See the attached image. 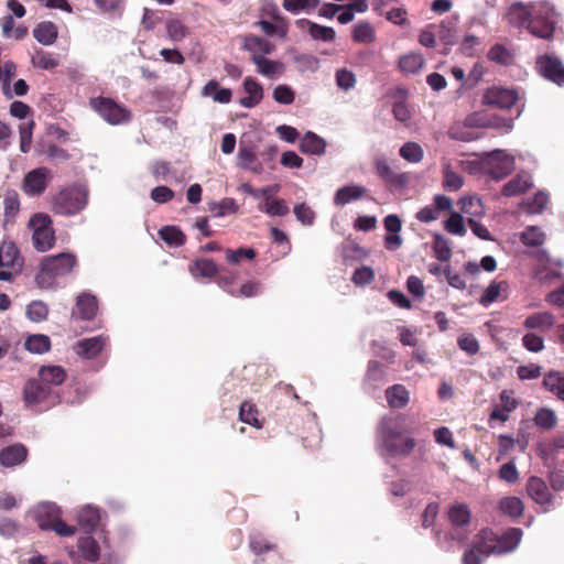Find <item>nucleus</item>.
<instances>
[{
  "label": "nucleus",
  "mask_w": 564,
  "mask_h": 564,
  "mask_svg": "<svg viewBox=\"0 0 564 564\" xmlns=\"http://www.w3.org/2000/svg\"><path fill=\"white\" fill-rule=\"evenodd\" d=\"M415 446V438L406 435L402 416H386L380 421L377 429V447L382 456L408 457Z\"/></svg>",
  "instance_id": "nucleus-1"
},
{
  "label": "nucleus",
  "mask_w": 564,
  "mask_h": 564,
  "mask_svg": "<svg viewBox=\"0 0 564 564\" xmlns=\"http://www.w3.org/2000/svg\"><path fill=\"white\" fill-rule=\"evenodd\" d=\"M522 538V530L511 528L501 536H497L489 530H482L475 542L478 553L486 556L510 553L517 549Z\"/></svg>",
  "instance_id": "nucleus-2"
},
{
  "label": "nucleus",
  "mask_w": 564,
  "mask_h": 564,
  "mask_svg": "<svg viewBox=\"0 0 564 564\" xmlns=\"http://www.w3.org/2000/svg\"><path fill=\"white\" fill-rule=\"evenodd\" d=\"M76 264L77 258L70 252L45 257L40 263L35 282L41 289H50L54 285L56 278L70 273Z\"/></svg>",
  "instance_id": "nucleus-3"
},
{
  "label": "nucleus",
  "mask_w": 564,
  "mask_h": 564,
  "mask_svg": "<svg viewBox=\"0 0 564 564\" xmlns=\"http://www.w3.org/2000/svg\"><path fill=\"white\" fill-rule=\"evenodd\" d=\"M88 189L80 184H72L62 188L51 198V210L61 216H74L88 204Z\"/></svg>",
  "instance_id": "nucleus-4"
},
{
  "label": "nucleus",
  "mask_w": 564,
  "mask_h": 564,
  "mask_svg": "<svg viewBox=\"0 0 564 564\" xmlns=\"http://www.w3.org/2000/svg\"><path fill=\"white\" fill-rule=\"evenodd\" d=\"M57 395L37 378L29 379L22 389L24 405L33 410L48 409L55 404Z\"/></svg>",
  "instance_id": "nucleus-5"
},
{
  "label": "nucleus",
  "mask_w": 564,
  "mask_h": 564,
  "mask_svg": "<svg viewBox=\"0 0 564 564\" xmlns=\"http://www.w3.org/2000/svg\"><path fill=\"white\" fill-rule=\"evenodd\" d=\"M29 227L33 230L32 241L35 250L45 252L55 245V230L53 220L48 214L35 213L29 220Z\"/></svg>",
  "instance_id": "nucleus-6"
},
{
  "label": "nucleus",
  "mask_w": 564,
  "mask_h": 564,
  "mask_svg": "<svg viewBox=\"0 0 564 564\" xmlns=\"http://www.w3.org/2000/svg\"><path fill=\"white\" fill-rule=\"evenodd\" d=\"M508 22L517 28H525L536 37L550 40L552 39V29L546 26L540 29L534 21H532L531 3L514 2L510 6L507 13Z\"/></svg>",
  "instance_id": "nucleus-7"
},
{
  "label": "nucleus",
  "mask_w": 564,
  "mask_h": 564,
  "mask_svg": "<svg viewBox=\"0 0 564 564\" xmlns=\"http://www.w3.org/2000/svg\"><path fill=\"white\" fill-rule=\"evenodd\" d=\"M90 107L109 124L118 126L131 120V111L109 97H95L89 100Z\"/></svg>",
  "instance_id": "nucleus-8"
},
{
  "label": "nucleus",
  "mask_w": 564,
  "mask_h": 564,
  "mask_svg": "<svg viewBox=\"0 0 564 564\" xmlns=\"http://www.w3.org/2000/svg\"><path fill=\"white\" fill-rule=\"evenodd\" d=\"M514 169V158L503 150H494L482 161V170L491 178L499 181Z\"/></svg>",
  "instance_id": "nucleus-9"
},
{
  "label": "nucleus",
  "mask_w": 564,
  "mask_h": 564,
  "mask_svg": "<svg viewBox=\"0 0 564 564\" xmlns=\"http://www.w3.org/2000/svg\"><path fill=\"white\" fill-rule=\"evenodd\" d=\"M57 509L54 506L42 507L36 514L37 525L41 530H52L59 536H73L77 529L74 525H68L57 514Z\"/></svg>",
  "instance_id": "nucleus-10"
},
{
  "label": "nucleus",
  "mask_w": 564,
  "mask_h": 564,
  "mask_svg": "<svg viewBox=\"0 0 564 564\" xmlns=\"http://www.w3.org/2000/svg\"><path fill=\"white\" fill-rule=\"evenodd\" d=\"M535 68L540 76L557 86H564V64L555 55L543 54L536 57Z\"/></svg>",
  "instance_id": "nucleus-11"
},
{
  "label": "nucleus",
  "mask_w": 564,
  "mask_h": 564,
  "mask_svg": "<svg viewBox=\"0 0 564 564\" xmlns=\"http://www.w3.org/2000/svg\"><path fill=\"white\" fill-rule=\"evenodd\" d=\"M448 519L453 525L448 538L453 541L462 542L467 538L465 527L469 524L470 511L464 503H456L448 510Z\"/></svg>",
  "instance_id": "nucleus-12"
},
{
  "label": "nucleus",
  "mask_w": 564,
  "mask_h": 564,
  "mask_svg": "<svg viewBox=\"0 0 564 564\" xmlns=\"http://www.w3.org/2000/svg\"><path fill=\"white\" fill-rule=\"evenodd\" d=\"M51 180V171L47 167H36L25 174L22 188L30 196H40L45 192Z\"/></svg>",
  "instance_id": "nucleus-13"
},
{
  "label": "nucleus",
  "mask_w": 564,
  "mask_h": 564,
  "mask_svg": "<svg viewBox=\"0 0 564 564\" xmlns=\"http://www.w3.org/2000/svg\"><path fill=\"white\" fill-rule=\"evenodd\" d=\"M518 101V93L514 89L491 87L482 96V102L499 109H509Z\"/></svg>",
  "instance_id": "nucleus-14"
},
{
  "label": "nucleus",
  "mask_w": 564,
  "mask_h": 564,
  "mask_svg": "<svg viewBox=\"0 0 564 564\" xmlns=\"http://www.w3.org/2000/svg\"><path fill=\"white\" fill-rule=\"evenodd\" d=\"M532 8V21L540 29L550 26L552 29V35L554 34L555 25L558 22V15L553 4L547 1H540L531 3Z\"/></svg>",
  "instance_id": "nucleus-15"
},
{
  "label": "nucleus",
  "mask_w": 564,
  "mask_h": 564,
  "mask_svg": "<svg viewBox=\"0 0 564 564\" xmlns=\"http://www.w3.org/2000/svg\"><path fill=\"white\" fill-rule=\"evenodd\" d=\"M108 336L98 335L77 341L73 349L80 358L90 360L96 358L108 345Z\"/></svg>",
  "instance_id": "nucleus-16"
},
{
  "label": "nucleus",
  "mask_w": 564,
  "mask_h": 564,
  "mask_svg": "<svg viewBox=\"0 0 564 564\" xmlns=\"http://www.w3.org/2000/svg\"><path fill=\"white\" fill-rule=\"evenodd\" d=\"M528 495L547 511L553 506L552 495L543 479L532 476L527 482Z\"/></svg>",
  "instance_id": "nucleus-17"
},
{
  "label": "nucleus",
  "mask_w": 564,
  "mask_h": 564,
  "mask_svg": "<svg viewBox=\"0 0 564 564\" xmlns=\"http://www.w3.org/2000/svg\"><path fill=\"white\" fill-rule=\"evenodd\" d=\"M279 191V186H268L265 188L260 189L262 196H264V202L259 205V209L269 216H285L289 213V207L283 199H271V196Z\"/></svg>",
  "instance_id": "nucleus-18"
},
{
  "label": "nucleus",
  "mask_w": 564,
  "mask_h": 564,
  "mask_svg": "<svg viewBox=\"0 0 564 564\" xmlns=\"http://www.w3.org/2000/svg\"><path fill=\"white\" fill-rule=\"evenodd\" d=\"M98 303L95 295L83 292L77 296L76 308L72 316L75 318L91 321L97 315Z\"/></svg>",
  "instance_id": "nucleus-19"
},
{
  "label": "nucleus",
  "mask_w": 564,
  "mask_h": 564,
  "mask_svg": "<svg viewBox=\"0 0 564 564\" xmlns=\"http://www.w3.org/2000/svg\"><path fill=\"white\" fill-rule=\"evenodd\" d=\"M241 48L250 53V61L253 62L254 56H264L271 54L275 46L270 41L254 34L243 36Z\"/></svg>",
  "instance_id": "nucleus-20"
},
{
  "label": "nucleus",
  "mask_w": 564,
  "mask_h": 564,
  "mask_svg": "<svg viewBox=\"0 0 564 564\" xmlns=\"http://www.w3.org/2000/svg\"><path fill=\"white\" fill-rule=\"evenodd\" d=\"M29 455L28 448L20 443L7 446L0 451V465L12 468L23 464Z\"/></svg>",
  "instance_id": "nucleus-21"
},
{
  "label": "nucleus",
  "mask_w": 564,
  "mask_h": 564,
  "mask_svg": "<svg viewBox=\"0 0 564 564\" xmlns=\"http://www.w3.org/2000/svg\"><path fill=\"white\" fill-rule=\"evenodd\" d=\"M22 264L23 259L17 245L12 241H3L0 245V268L17 269V272H20Z\"/></svg>",
  "instance_id": "nucleus-22"
},
{
  "label": "nucleus",
  "mask_w": 564,
  "mask_h": 564,
  "mask_svg": "<svg viewBox=\"0 0 564 564\" xmlns=\"http://www.w3.org/2000/svg\"><path fill=\"white\" fill-rule=\"evenodd\" d=\"M43 384L48 386L52 390L54 387L61 386L67 378L66 370L61 366H42L37 371V377Z\"/></svg>",
  "instance_id": "nucleus-23"
},
{
  "label": "nucleus",
  "mask_w": 564,
  "mask_h": 564,
  "mask_svg": "<svg viewBox=\"0 0 564 564\" xmlns=\"http://www.w3.org/2000/svg\"><path fill=\"white\" fill-rule=\"evenodd\" d=\"M564 449V436H558L550 442L539 445V455L546 465H555L558 460V454Z\"/></svg>",
  "instance_id": "nucleus-24"
},
{
  "label": "nucleus",
  "mask_w": 564,
  "mask_h": 564,
  "mask_svg": "<svg viewBox=\"0 0 564 564\" xmlns=\"http://www.w3.org/2000/svg\"><path fill=\"white\" fill-rule=\"evenodd\" d=\"M76 545L83 560L96 563L100 558L99 543L91 535L80 536Z\"/></svg>",
  "instance_id": "nucleus-25"
},
{
  "label": "nucleus",
  "mask_w": 564,
  "mask_h": 564,
  "mask_svg": "<svg viewBox=\"0 0 564 564\" xmlns=\"http://www.w3.org/2000/svg\"><path fill=\"white\" fill-rule=\"evenodd\" d=\"M243 88L248 96L240 99V105L246 108L256 107L263 97L262 86L254 78L246 77Z\"/></svg>",
  "instance_id": "nucleus-26"
},
{
  "label": "nucleus",
  "mask_w": 564,
  "mask_h": 564,
  "mask_svg": "<svg viewBox=\"0 0 564 564\" xmlns=\"http://www.w3.org/2000/svg\"><path fill=\"white\" fill-rule=\"evenodd\" d=\"M533 182L530 174L520 173L503 185L502 194L507 197L518 196L530 188Z\"/></svg>",
  "instance_id": "nucleus-27"
},
{
  "label": "nucleus",
  "mask_w": 564,
  "mask_h": 564,
  "mask_svg": "<svg viewBox=\"0 0 564 564\" xmlns=\"http://www.w3.org/2000/svg\"><path fill=\"white\" fill-rule=\"evenodd\" d=\"M386 399L390 408L402 409L410 402V392L403 384L397 383L386 390Z\"/></svg>",
  "instance_id": "nucleus-28"
},
{
  "label": "nucleus",
  "mask_w": 564,
  "mask_h": 564,
  "mask_svg": "<svg viewBox=\"0 0 564 564\" xmlns=\"http://www.w3.org/2000/svg\"><path fill=\"white\" fill-rule=\"evenodd\" d=\"M555 317L550 312H539L532 315H529L523 325L528 329H538L541 332H546L554 326Z\"/></svg>",
  "instance_id": "nucleus-29"
},
{
  "label": "nucleus",
  "mask_w": 564,
  "mask_h": 564,
  "mask_svg": "<svg viewBox=\"0 0 564 564\" xmlns=\"http://www.w3.org/2000/svg\"><path fill=\"white\" fill-rule=\"evenodd\" d=\"M297 24L302 29H307L314 40L329 42L335 39V31L332 28L316 24L307 19L300 20Z\"/></svg>",
  "instance_id": "nucleus-30"
},
{
  "label": "nucleus",
  "mask_w": 564,
  "mask_h": 564,
  "mask_svg": "<svg viewBox=\"0 0 564 564\" xmlns=\"http://www.w3.org/2000/svg\"><path fill=\"white\" fill-rule=\"evenodd\" d=\"M78 525L87 533L93 532L100 521L99 510L91 506L80 509L77 517Z\"/></svg>",
  "instance_id": "nucleus-31"
},
{
  "label": "nucleus",
  "mask_w": 564,
  "mask_h": 564,
  "mask_svg": "<svg viewBox=\"0 0 564 564\" xmlns=\"http://www.w3.org/2000/svg\"><path fill=\"white\" fill-rule=\"evenodd\" d=\"M253 64L257 66V72L269 78L276 77L284 70V65L279 61H272L264 56H254Z\"/></svg>",
  "instance_id": "nucleus-32"
},
{
  "label": "nucleus",
  "mask_w": 564,
  "mask_h": 564,
  "mask_svg": "<svg viewBox=\"0 0 564 564\" xmlns=\"http://www.w3.org/2000/svg\"><path fill=\"white\" fill-rule=\"evenodd\" d=\"M326 143L324 139L313 132H307L300 142V150L306 154L319 155L325 152Z\"/></svg>",
  "instance_id": "nucleus-33"
},
{
  "label": "nucleus",
  "mask_w": 564,
  "mask_h": 564,
  "mask_svg": "<svg viewBox=\"0 0 564 564\" xmlns=\"http://www.w3.org/2000/svg\"><path fill=\"white\" fill-rule=\"evenodd\" d=\"M57 28L52 22H42L33 30L34 39L44 45L53 44L57 39Z\"/></svg>",
  "instance_id": "nucleus-34"
},
{
  "label": "nucleus",
  "mask_w": 564,
  "mask_h": 564,
  "mask_svg": "<svg viewBox=\"0 0 564 564\" xmlns=\"http://www.w3.org/2000/svg\"><path fill=\"white\" fill-rule=\"evenodd\" d=\"M189 271L195 278H214L219 272V269L212 259H198L189 265Z\"/></svg>",
  "instance_id": "nucleus-35"
},
{
  "label": "nucleus",
  "mask_w": 564,
  "mask_h": 564,
  "mask_svg": "<svg viewBox=\"0 0 564 564\" xmlns=\"http://www.w3.org/2000/svg\"><path fill=\"white\" fill-rule=\"evenodd\" d=\"M204 96H212L213 100L219 104H229L232 93L229 88L219 87L218 82L212 79L203 88Z\"/></svg>",
  "instance_id": "nucleus-36"
},
{
  "label": "nucleus",
  "mask_w": 564,
  "mask_h": 564,
  "mask_svg": "<svg viewBox=\"0 0 564 564\" xmlns=\"http://www.w3.org/2000/svg\"><path fill=\"white\" fill-rule=\"evenodd\" d=\"M259 410L257 405L250 401H243L239 408V420L256 429L262 427V422L259 420Z\"/></svg>",
  "instance_id": "nucleus-37"
},
{
  "label": "nucleus",
  "mask_w": 564,
  "mask_h": 564,
  "mask_svg": "<svg viewBox=\"0 0 564 564\" xmlns=\"http://www.w3.org/2000/svg\"><path fill=\"white\" fill-rule=\"evenodd\" d=\"M460 209L467 216L475 218L485 215V206L477 196H465L459 199Z\"/></svg>",
  "instance_id": "nucleus-38"
},
{
  "label": "nucleus",
  "mask_w": 564,
  "mask_h": 564,
  "mask_svg": "<svg viewBox=\"0 0 564 564\" xmlns=\"http://www.w3.org/2000/svg\"><path fill=\"white\" fill-rule=\"evenodd\" d=\"M159 236L171 247H181L186 241L184 232L175 226H164L159 230Z\"/></svg>",
  "instance_id": "nucleus-39"
},
{
  "label": "nucleus",
  "mask_w": 564,
  "mask_h": 564,
  "mask_svg": "<svg viewBox=\"0 0 564 564\" xmlns=\"http://www.w3.org/2000/svg\"><path fill=\"white\" fill-rule=\"evenodd\" d=\"M432 249L435 253V257L441 262H447L452 257V247L451 242L447 238L442 236L441 234H435L433 236Z\"/></svg>",
  "instance_id": "nucleus-40"
},
{
  "label": "nucleus",
  "mask_w": 564,
  "mask_h": 564,
  "mask_svg": "<svg viewBox=\"0 0 564 564\" xmlns=\"http://www.w3.org/2000/svg\"><path fill=\"white\" fill-rule=\"evenodd\" d=\"M443 186L445 189L455 192L464 185V178L460 174L453 171L451 164L445 162L442 167Z\"/></svg>",
  "instance_id": "nucleus-41"
},
{
  "label": "nucleus",
  "mask_w": 564,
  "mask_h": 564,
  "mask_svg": "<svg viewBox=\"0 0 564 564\" xmlns=\"http://www.w3.org/2000/svg\"><path fill=\"white\" fill-rule=\"evenodd\" d=\"M424 65V58L419 53H409L400 57L399 67L408 74L417 73Z\"/></svg>",
  "instance_id": "nucleus-42"
},
{
  "label": "nucleus",
  "mask_w": 564,
  "mask_h": 564,
  "mask_svg": "<svg viewBox=\"0 0 564 564\" xmlns=\"http://www.w3.org/2000/svg\"><path fill=\"white\" fill-rule=\"evenodd\" d=\"M24 347L33 354H44L51 349V340L46 335H31L26 338Z\"/></svg>",
  "instance_id": "nucleus-43"
},
{
  "label": "nucleus",
  "mask_w": 564,
  "mask_h": 564,
  "mask_svg": "<svg viewBox=\"0 0 564 564\" xmlns=\"http://www.w3.org/2000/svg\"><path fill=\"white\" fill-rule=\"evenodd\" d=\"M400 156L410 162V163H419L422 161L424 156V151L422 147L416 142H405L400 148Z\"/></svg>",
  "instance_id": "nucleus-44"
},
{
  "label": "nucleus",
  "mask_w": 564,
  "mask_h": 564,
  "mask_svg": "<svg viewBox=\"0 0 564 564\" xmlns=\"http://www.w3.org/2000/svg\"><path fill=\"white\" fill-rule=\"evenodd\" d=\"M549 203V194L540 191L523 204L527 213L532 215L541 214Z\"/></svg>",
  "instance_id": "nucleus-45"
},
{
  "label": "nucleus",
  "mask_w": 564,
  "mask_h": 564,
  "mask_svg": "<svg viewBox=\"0 0 564 564\" xmlns=\"http://www.w3.org/2000/svg\"><path fill=\"white\" fill-rule=\"evenodd\" d=\"M238 159L241 167L252 170L253 172L261 171V164L258 162L257 155L251 148L241 145L239 148Z\"/></svg>",
  "instance_id": "nucleus-46"
},
{
  "label": "nucleus",
  "mask_w": 564,
  "mask_h": 564,
  "mask_svg": "<svg viewBox=\"0 0 564 564\" xmlns=\"http://www.w3.org/2000/svg\"><path fill=\"white\" fill-rule=\"evenodd\" d=\"M500 510L512 518L520 517L524 510L523 502L518 497H506L499 502Z\"/></svg>",
  "instance_id": "nucleus-47"
},
{
  "label": "nucleus",
  "mask_w": 564,
  "mask_h": 564,
  "mask_svg": "<svg viewBox=\"0 0 564 564\" xmlns=\"http://www.w3.org/2000/svg\"><path fill=\"white\" fill-rule=\"evenodd\" d=\"M376 40V30L367 21L355 24V42L369 44Z\"/></svg>",
  "instance_id": "nucleus-48"
},
{
  "label": "nucleus",
  "mask_w": 564,
  "mask_h": 564,
  "mask_svg": "<svg viewBox=\"0 0 564 564\" xmlns=\"http://www.w3.org/2000/svg\"><path fill=\"white\" fill-rule=\"evenodd\" d=\"M520 239L528 247H539L545 240L544 232L536 226H530L521 232Z\"/></svg>",
  "instance_id": "nucleus-49"
},
{
  "label": "nucleus",
  "mask_w": 564,
  "mask_h": 564,
  "mask_svg": "<svg viewBox=\"0 0 564 564\" xmlns=\"http://www.w3.org/2000/svg\"><path fill=\"white\" fill-rule=\"evenodd\" d=\"M447 133L451 139L463 142H470L477 138L475 132L466 126L465 121L454 123Z\"/></svg>",
  "instance_id": "nucleus-50"
},
{
  "label": "nucleus",
  "mask_w": 564,
  "mask_h": 564,
  "mask_svg": "<svg viewBox=\"0 0 564 564\" xmlns=\"http://www.w3.org/2000/svg\"><path fill=\"white\" fill-rule=\"evenodd\" d=\"M444 228L452 235L463 237L467 230L464 224V218L459 213H452L445 220Z\"/></svg>",
  "instance_id": "nucleus-51"
},
{
  "label": "nucleus",
  "mask_w": 564,
  "mask_h": 564,
  "mask_svg": "<svg viewBox=\"0 0 564 564\" xmlns=\"http://www.w3.org/2000/svg\"><path fill=\"white\" fill-rule=\"evenodd\" d=\"M535 424L543 430H551L556 425L557 417L553 410L542 408L534 416Z\"/></svg>",
  "instance_id": "nucleus-52"
},
{
  "label": "nucleus",
  "mask_w": 564,
  "mask_h": 564,
  "mask_svg": "<svg viewBox=\"0 0 564 564\" xmlns=\"http://www.w3.org/2000/svg\"><path fill=\"white\" fill-rule=\"evenodd\" d=\"M166 32L169 37L174 42H180L188 34V29L178 19H170L166 21Z\"/></svg>",
  "instance_id": "nucleus-53"
},
{
  "label": "nucleus",
  "mask_w": 564,
  "mask_h": 564,
  "mask_svg": "<svg viewBox=\"0 0 564 564\" xmlns=\"http://www.w3.org/2000/svg\"><path fill=\"white\" fill-rule=\"evenodd\" d=\"M26 315L32 322L40 323L47 318L48 307L41 301H33L26 307Z\"/></svg>",
  "instance_id": "nucleus-54"
},
{
  "label": "nucleus",
  "mask_w": 564,
  "mask_h": 564,
  "mask_svg": "<svg viewBox=\"0 0 564 564\" xmlns=\"http://www.w3.org/2000/svg\"><path fill=\"white\" fill-rule=\"evenodd\" d=\"M226 260L231 264H238L242 258L252 260L256 258L257 252L253 248H238L236 250H225Z\"/></svg>",
  "instance_id": "nucleus-55"
},
{
  "label": "nucleus",
  "mask_w": 564,
  "mask_h": 564,
  "mask_svg": "<svg viewBox=\"0 0 564 564\" xmlns=\"http://www.w3.org/2000/svg\"><path fill=\"white\" fill-rule=\"evenodd\" d=\"M238 209V206L234 198H224L219 203H214L210 205V210L215 212V217H223L227 214H235Z\"/></svg>",
  "instance_id": "nucleus-56"
},
{
  "label": "nucleus",
  "mask_w": 564,
  "mask_h": 564,
  "mask_svg": "<svg viewBox=\"0 0 564 564\" xmlns=\"http://www.w3.org/2000/svg\"><path fill=\"white\" fill-rule=\"evenodd\" d=\"M35 67L41 69H53L58 65V61L50 53L39 51L32 58Z\"/></svg>",
  "instance_id": "nucleus-57"
},
{
  "label": "nucleus",
  "mask_w": 564,
  "mask_h": 564,
  "mask_svg": "<svg viewBox=\"0 0 564 564\" xmlns=\"http://www.w3.org/2000/svg\"><path fill=\"white\" fill-rule=\"evenodd\" d=\"M293 213L296 219L304 226H312L315 219L314 210L305 203L294 206Z\"/></svg>",
  "instance_id": "nucleus-58"
},
{
  "label": "nucleus",
  "mask_w": 564,
  "mask_h": 564,
  "mask_svg": "<svg viewBox=\"0 0 564 564\" xmlns=\"http://www.w3.org/2000/svg\"><path fill=\"white\" fill-rule=\"evenodd\" d=\"M456 19H447L438 26L437 35L445 44L454 43V31L456 29Z\"/></svg>",
  "instance_id": "nucleus-59"
},
{
  "label": "nucleus",
  "mask_w": 564,
  "mask_h": 564,
  "mask_svg": "<svg viewBox=\"0 0 564 564\" xmlns=\"http://www.w3.org/2000/svg\"><path fill=\"white\" fill-rule=\"evenodd\" d=\"M319 3V0H284L283 8L289 11L296 13L301 10L315 9Z\"/></svg>",
  "instance_id": "nucleus-60"
},
{
  "label": "nucleus",
  "mask_w": 564,
  "mask_h": 564,
  "mask_svg": "<svg viewBox=\"0 0 564 564\" xmlns=\"http://www.w3.org/2000/svg\"><path fill=\"white\" fill-rule=\"evenodd\" d=\"M3 204L6 219H13L20 210V199L18 194L14 192L7 194Z\"/></svg>",
  "instance_id": "nucleus-61"
},
{
  "label": "nucleus",
  "mask_w": 564,
  "mask_h": 564,
  "mask_svg": "<svg viewBox=\"0 0 564 564\" xmlns=\"http://www.w3.org/2000/svg\"><path fill=\"white\" fill-rule=\"evenodd\" d=\"M273 99L281 105H291L295 99V93L288 85H278L273 90Z\"/></svg>",
  "instance_id": "nucleus-62"
},
{
  "label": "nucleus",
  "mask_w": 564,
  "mask_h": 564,
  "mask_svg": "<svg viewBox=\"0 0 564 564\" xmlns=\"http://www.w3.org/2000/svg\"><path fill=\"white\" fill-rule=\"evenodd\" d=\"M387 372L378 361H370L368 365L367 380L372 381L375 387L386 381Z\"/></svg>",
  "instance_id": "nucleus-63"
},
{
  "label": "nucleus",
  "mask_w": 564,
  "mask_h": 564,
  "mask_svg": "<svg viewBox=\"0 0 564 564\" xmlns=\"http://www.w3.org/2000/svg\"><path fill=\"white\" fill-rule=\"evenodd\" d=\"M563 382L564 375L557 371H551L550 373L545 375L543 379L544 387L555 395L561 390Z\"/></svg>",
  "instance_id": "nucleus-64"
}]
</instances>
